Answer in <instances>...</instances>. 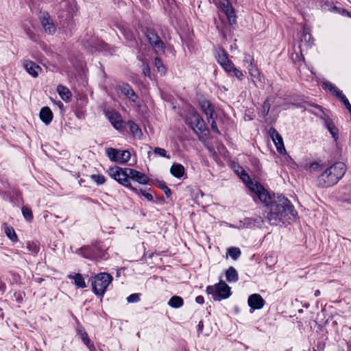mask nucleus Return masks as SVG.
I'll return each mask as SVG.
<instances>
[{"instance_id":"25","label":"nucleus","mask_w":351,"mask_h":351,"mask_svg":"<svg viewBox=\"0 0 351 351\" xmlns=\"http://www.w3.org/2000/svg\"><path fill=\"white\" fill-rule=\"evenodd\" d=\"M226 279L228 282H237L239 279L238 273L233 267H230L226 273Z\"/></svg>"},{"instance_id":"6","label":"nucleus","mask_w":351,"mask_h":351,"mask_svg":"<svg viewBox=\"0 0 351 351\" xmlns=\"http://www.w3.org/2000/svg\"><path fill=\"white\" fill-rule=\"evenodd\" d=\"M146 37L157 54L165 53V44L156 32L152 30H147Z\"/></svg>"},{"instance_id":"37","label":"nucleus","mask_w":351,"mask_h":351,"mask_svg":"<svg viewBox=\"0 0 351 351\" xmlns=\"http://www.w3.org/2000/svg\"><path fill=\"white\" fill-rule=\"evenodd\" d=\"M90 178L92 179L93 181H94L98 185L103 184L106 182V178L102 175L93 174V175H91Z\"/></svg>"},{"instance_id":"20","label":"nucleus","mask_w":351,"mask_h":351,"mask_svg":"<svg viewBox=\"0 0 351 351\" xmlns=\"http://www.w3.org/2000/svg\"><path fill=\"white\" fill-rule=\"evenodd\" d=\"M57 91L62 100L66 102L70 101L71 97V93L66 86L62 85L58 86Z\"/></svg>"},{"instance_id":"44","label":"nucleus","mask_w":351,"mask_h":351,"mask_svg":"<svg viewBox=\"0 0 351 351\" xmlns=\"http://www.w3.org/2000/svg\"><path fill=\"white\" fill-rule=\"evenodd\" d=\"M254 59L250 55H245L244 57L243 62L244 65L247 68L253 64Z\"/></svg>"},{"instance_id":"15","label":"nucleus","mask_w":351,"mask_h":351,"mask_svg":"<svg viewBox=\"0 0 351 351\" xmlns=\"http://www.w3.org/2000/svg\"><path fill=\"white\" fill-rule=\"evenodd\" d=\"M118 88L121 92L128 97L130 101L135 102L138 98L134 90L132 88V87L128 84H119Z\"/></svg>"},{"instance_id":"30","label":"nucleus","mask_w":351,"mask_h":351,"mask_svg":"<svg viewBox=\"0 0 351 351\" xmlns=\"http://www.w3.org/2000/svg\"><path fill=\"white\" fill-rule=\"evenodd\" d=\"M73 278L74 279V283L77 287L85 288L86 287L84 279L80 274H75Z\"/></svg>"},{"instance_id":"46","label":"nucleus","mask_w":351,"mask_h":351,"mask_svg":"<svg viewBox=\"0 0 351 351\" xmlns=\"http://www.w3.org/2000/svg\"><path fill=\"white\" fill-rule=\"evenodd\" d=\"M240 177L243 180V181L245 183H246V184H247V182H250V180H251V179H250V176H248V174L245 172V170H243L242 169H241V171Z\"/></svg>"},{"instance_id":"8","label":"nucleus","mask_w":351,"mask_h":351,"mask_svg":"<svg viewBox=\"0 0 351 351\" xmlns=\"http://www.w3.org/2000/svg\"><path fill=\"white\" fill-rule=\"evenodd\" d=\"M269 134L274 143L278 152L281 154L286 153L282 138L278 131L275 128H270Z\"/></svg>"},{"instance_id":"26","label":"nucleus","mask_w":351,"mask_h":351,"mask_svg":"<svg viewBox=\"0 0 351 351\" xmlns=\"http://www.w3.org/2000/svg\"><path fill=\"white\" fill-rule=\"evenodd\" d=\"M326 125L333 138L337 141L339 138V130L335 124L332 121H326Z\"/></svg>"},{"instance_id":"18","label":"nucleus","mask_w":351,"mask_h":351,"mask_svg":"<svg viewBox=\"0 0 351 351\" xmlns=\"http://www.w3.org/2000/svg\"><path fill=\"white\" fill-rule=\"evenodd\" d=\"M40 118L46 125L49 124L53 119L51 109L49 107H43L40 112Z\"/></svg>"},{"instance_id":"55","label":"nucleus","mask_w":351,"mask_h":351,"mask_svg":"<svg viewBox=\"0 0 351 351\" xmlns=\"http://www.w3.org/2000/svg\"><path fill=\"white\" fill-rule=\"evenodd\" d=\"M4 289H5V285L3 283L0 282V291H4Z\"/></svg>"},{"instance_id":"22","label":"nucleus","mask_w":351,"mask_h":351,"mask_svg":"<svg viewBox=\"0 0 351 351\" xmlns=\"http://www.w3.org/2000/svg\"><path fill=\"white\" fill-rule=\"evenodd\" d=\"M171 173L176 178H181L185 172L184 167L181 164L174 163L170 169Z\"/></svg>"},{"instance_id":"35","label":"nucleus","mask_w":351,"mask_h":351,"mask_svg":"<svg viewBox=\"0 0 351 351\" xmlns=\"http://www.w3.org/2000/svg\"><path fill=\"white\" fill-rule=\"evenodd\" d=\"M154 64L159 73L161 74H165L166 73V68L159 58L156 57L154 59Z\"/></svg>"},{"instance_id":"58","label":"nucleus","mask_w":351,"mask_h":351,"mask_svg":"<svg viewBox=\"0 0 351 351\" xmlns=\"http://www.w3.org/2000/svg\"><path fill=\"white\" fill-rule=\"evenodd\" d=\"M42 281H43V279H42V278H38V282H42Z\"/></svg>"},{"instance_id":"13","label":"nucleus","mask_w":351,"mask_h":351,"mask_svg":"<svg viewBox=\"0 0 351 351\" xmlns=\"http://www.w3.org/2000/svg\"><path fill=\"white\" fill-rule=\"evenodd\" d=\"M23 66L27 71V72L31 75L33 77H38L39 73L41 72V67L36 64L35 62L25 60L23 61Z\"/></svg>"},{"instance_id":"51","label":"nucleus","mask_w":351,"mask_h":351,"mask_svg":"<svg viewBox=\"0 0 351 351\" xmlns=\"http://www.w3.org/2000/svg\"><path fill=\"white\" fill-rule=\"evenodd\" d=\"M139 192L148 200V201H152L153 200V196L151 193L146 192L145 191H143L142 189L139 190Z\"/></svg>"},{"instance_id":"36","label":"nucleus","mask_w":351,"mask_h":351,"mask_svg":"<svg viewBox=\"0 0 351 351\" xmlns=\"http://www.w3.org/2000/svg\"><path fill=\"white\" fill-rule=\"evenodd\" d=\"M106 153L108 158L114 162H117V156L118 154V150L112 147L107 148Z\"/></svg>"},{"instance_id":"21","label":"nucleus","mask_w":351,"mask_h":351,"mask_svg":"<svg viewBox=\"0 0 351 351\" xmlns=\"http://www.w3.org/2000/svg\"><path fill=\"white\" fill-rule=\"evenodd\" d=\"M202 117L195 112H191L186 117V123L193 128V130H195V126L197 124V121H199Z\"/></svg>"},{"instance_id":"17","label":"nucleus","mask_w":351,"mask_h":351,"mask_svg":"<svg viewBox=\"0 0 351 351\" xmlns=\"http://www.w3.org/2000/svg\"><path fill=\"white\" fill-rule=\"evenodd\" d=\"M77 333L80 336L82 341L87 346L90 350L92 351L95 349V346L89 339L87 332L82 326L77 328Z\"/></svg>"},{"instance_id":"23","label":"nucleus","mask_w":351,"mask_h":351,"mask_svg":"<svg viewBox=\"0 0 351 351\" xmlns=\"http://www.w3.org/2000/svg\"><path fill=\"white\" fill-rule=\"evenodd\" d=\"M90 250V255L88 258H104L105 252L104 251L100 249V247L97 245L93 246L91 247H88Z\"/></svg>"},{"instance_id":"7","label":"nucleus","mask_w":351,"mask_h":351,"mask_svg":"<svg viewBox=\"0 0 351 351\" xmlns=\"http://www.w3.org/2000/svg\"><path fill=\"white\" fill-rule=\"evenodd\" d=\"M336 178L328 168L317 178L318 186L320 187H329L337 182Z\"/></svg>"},{"instance_id":"4","label":"nucleus","mask_w":351,"mask_h":351,"mask_svg":"<svg viewBox=\"0 0 351 351\" xmlns=\"http://www.w3.org/2000/svg\"><path fill=\"white\" fill-rule=\"evenodd\" d=\"M206 292L212 295L213 299L215 301L226 299L231 295L230 287L222 280L215 286H208Z\"/></svg>"},{"instance_id":"45","label":"nucleus","mask_w":351,"mask_h":351,"mask_svg":"<svg viewBox=\"0 0 351 351\" xmlns=\"http://www.w3.org/2000/svg\"><path fill=\"white\" fill-rule=\"evenodd\" d=\"M142 69H143V72L145 76L150 75V73H151L150 68L147 62H143Z\"/></svg>"},{"instance_id":"50","label":"nucleus","mask_w":351,"mask_h":351,"mask_svg":"<svg viewBox=\"0 0 351 351\" xmlns=\"http://www.w3.org/2000/svg\"><path fill=\"white\" fill-rule=\"evenodd\" d=\"M159 187L163 191V192L167 197L170 196L171 192L170 189L167 186H166L165 184H160Z\"/></svg>"},{"instance_id":"3","label":"nucleus","mask_w":351,"mask_h":351,"mask_svg":"<svg viewBox=\"0 0 351 351\" xmlns=\"http://www.w3.org/2000/svg\"><path fill=\"white\" fill-rule=\"evenodd\" d=\"M108 174L119 184L130 188L131 190L138 193V190L131 185L129 180V168H121L117 166L110 167L108 170Z\"/></svg>"},{"instance_id":"10","label":"nucleus","mask_w":351,"mask_h":351,"mask_svg":"<svg viewBox=\"0 0 351 351\" xmlns=\"http://www.w3.org/2000/svg\"><path fill=\"white\" fill-rule=\"evenodd\" d=\"M247 303L251 308L255 310L262 308L265 302L261 295L254 293L249 296Z\"/></svg>"},{"instance_id":"31","label":"nucleus","mask_w":351,"mask_h":351,"mask_svg":"<svg viewBox=\"0 0 351 351\" xmlns=\"http://www.w3.org/2000/svg\"><path fill=\"white\" fill-rule=\"evenodd\" d=\"M5 233L11 241L14 242L17 241V236L12 227L5 225Z\"/></svg>"},{"instance_id":"12","label":"nucleus","mask_w":351,"mask_h":351,"mask_svg":"<svg viewBox=\"0 0 351 351\" xmlns=\"http://www.w3.org/2000/svg\"><path fill=\"white\" fill-rule=\"evenodd\" d=\"M106 116L115 129L121 130L123 128V120L119 112L114 110L108 111Z\"/></svg>"},{"instance_id":"16","label":"nucleus","mask_w":351,"mask_h":351,"mask_svg":"<svg viewBox=\"0 0 351 351\" xmlns=\"http://www.w3.org/2000/svg\"><path fill=\"white\" fill-rule=\"evenodd\" d=\"M202 110L206 115L208 123L210 122V119L214 117V108L209 101L203 100L200 102Z\"/></svg>"},{"instance_id":"33","label":"nucleus","mask_w":351,"mask_h":351,"mask_svg":"<svg viewBox=\"0 0 351 351\" xmlns=\"http://www.w3.org/2000/svg\"><path fill=\"white\" fill-rule=\"evenodd\" d=\"M228 254L232 259L237 260L240 256L241 252L239 247H231L228 249Z\"/></svg>"},{"instance_id":"42","label":"nucleus","mask_w":351,"mask_h":351,"mask_svg":"<svg viewBox=\"0 0 351 351\" xmlns=\"http://www.w3.org/2000/svg\"><path fill=\"white\" fill-rule=\"evenodd\" d=\"M127 300L129 303L137 302L140 300V294L139 293L131 294L127 298Z\"/></svg>"},{"instance_id":"40","label":"nucleus","mask_w":351,"mask_h":351,"mask_svg":"<svg viewBox=\"0 0 351 351\" xmlns=\"http://www.w3.org/2000/svg\"><path fill=\"white\" fill-rule=\"evenodd\" d=\"M22 213L24 217L29 221H31L33 219V214L30 209L27 207L22 208Z\"/></svg>"},{"instance_id":"9","label":"nucleus","mask_w":351,"mask_h":351,"mask_svg":"<svg viewBox=\"0 0 351 351\" xmlns=\"http://www.w3.org/2000/svg\"><path fill=\"white\" fill-rule=\"evenodd\" d=\"M40 20L45 32L49 34H53L56 32V26L47 13L43 14L40 17Z\"/></svg>"},{"instance_id":"49","label":"nucleus","mask_w":351,"mask_h":351,"mask_svg":"<svg viewBox=\"0 0 351 351\" xmlns=\"http://www.w3.org/2000/svg\"><path fill=\"white\" fill-rule=\"evenodd\" d=\"M330 92L335 95L336 97H339V99H341L342 97V95H344L342 92L341 90H339V88L337 87H336L335 86H334V88H332V90H330Z\"/></svg>"},{"instance_id":"24","label":"nucleus","mask_w":351,"mask_h":351,"mask_svg":"<svg viewBox=\"0 0 351 351\" xmlns=\"http://www.w3.org/2000/svg\"><path fill=\"white\" fill-rule=\"evenodd\" d=\"M131 157L130 152L128 150H118L117 156V162L124 164L127 162Z\"/></svg>"},{"instance_id":"56","label":"nucleus","mask_w":351,"mask_h":351,"mask_svg":"<svg viewBox=\"0 0 351 351\" xmlns=\"http://www.w3.org/2000/svg\"><path fill=\"white\" fill-rule=\"evenodd\" d=\"M318 166H319V165L317 163L315 162V163L311 164V167L314 169L315 167L317 168Z\"/></svg>"},{"instance_id":"27","label":"nucleus","mask_w":351,"mask_h":351,"mask_svg":"<svg viewBox=\"0 0 351 351\" xmlns=\"http://www.w3.org/2000/svg\"><path fill=\"white\" fill-rule=\"evenodd\" d=\"M217 60L218 63L221 66L224 65L225 63L230 60L228 57L227 53L223 49H219L217 51Z\"/></svg>"},{"instance_id":"28","label":"nucleus","mask_w":351,"mask_h":351,"mask_svg":"<svg viewBox=\"0 0 351 351\" xmlns=\"http://www.w3.org/2000/svg\"><path fill=\"white\" fill-rule=\"evenodd\" d=\"M168 304L173 308H180L183 305L184 302L182 298L174 295L171 298Z\"/></svg>"},{"instance_id":"29","label":"nucleus","mask_w":351,"mask_h":351,"mask_svg":"<svg viewBox=\"0 0 351 351\" xmlns=\"http://www.w3.org/2000/svg\"><path fill=\"white\" fill-rule=\"evenodd\" d=\"M128 125L132 134L134 136L140 137L142 135V132L138 125L134 123L132 121H129Z\"/></svg>"},{"instance_id":"2","label":"nucleus","mask_w":351,"mask_h":351,"mask_svg":"<svg viewBox=\"0 0 351 351\" xmlns=\"http://www.w3.org/2000/svg\"><path fill=\"white\" fill-rule=\"evenodd\" d=\"M112 279V276L108 273H100L95 275L91 280L93 291L99 296L104 295Z\"/></svg>"},{"instance_id":"48","label":"nucleus","mask_w":351,"mask_h":351,"mask_svg":"<svg viewBox=\"0 0 351 351\" xmlns=\"http://www.w3.org/2000/svg\"><path fill=\"white\" fill-rule=\"evenodd\" d=\"M210 124V127H211V130L217 133V134H219V131L217 128V123H216V121L215 120V118L213 117L212 119H210V122L209 123Z\"/></svg>"},{"instance_id":"41","label":"nucleus","mask_w":351,"mask_h":351,"mask_svg":"<svg viewBox=\"0 0 351 351\" xmlns=\"http://www.w3.org/2000/svg\"><path fill=\"white\" fill-rule=\"evenodd\" d=\"M154 152L156 154H158L160 156H162V157H165V158H170V156L167 154L166 150L165 149H163V148L156 147L154 149Z\"/></svg>"},{"instance_id":"14","label":"nucleus","mask_w":351,"mask_h":351,"mask_svg":"<svg viewBox=\"0 0 351 351\" xmlns=\"http://www.w3.org/2000/svg\"><path fill=\"white\" fill-rule=\"evenodd\" d=\"M332 174L339 181L346 173V165L343 162H336L333 165L328 167Z\"/></svg>"},{"instance_id":"19","label":"nucleus","mask_w":351,"mask_h":351,"mask_svg":"<svg viewBox=\"0 0 351 351\" xmlns=\"http://www.w3.org/2000/svg\"><path fill=\"white\" fill-rule=\"evenodd\" d=\"M247 69H248L250 75L252 77V81H253L254 84L256 86H258V83L262 82H261V76L258 69L254 64H252L250 67H247Z\"/></svg>"},{"instance_id":"54","label":"nucleus","mask_w":351,"mask_h":351,"mask_svg":"<svg viewBox=\"0 0 351 351\" xmlns=\"http://www.w3.org/2000/svg\"><path fill=\"white\" fill-rule=\"evenodd\" d=\"M203 327H204L203 322H202V321H200V322H199L198 325H197L198 330H199V331L202 330Z\"/></svg>"},{"instance_id":"38","label":"nucleus","mask_w":351,"mask_h":351,"mask_svg":"<svg viewBox=\"0 0 351 351\" xmlns=\"http://www.w3.org/2000/svg\"><path fill=\"white\" fill-rule=\"evenodd\" d=\"M271 99L270 97L267 98L263 104V115L265 117L268 114L269 112V109L271 107L270 101Z\"/></svg>"},{"instance_id":"11","label":"nucleus","mask_w":351,"mask_h":351,"mask_svg":"<svg viewBox=\"0 0 351 351\" xmlns=\"http://www.w3.org/2000/svg\"><path fill=\"white\" fill-rule=\"evenodd\" d=\"M130 180L141 184H146L149 182V178L145 173L129 168V180Z\"/></svg>"},{"instance_id":"43","label":"nucleus","mask_w":351,"mask_h":351,"mask_svg":"<svg viewBox=\"0 0 351 351\" xmlns=\"http://www.w3.org/2000/svg\"><path fill=\"white\" fill-rule=\"evenodd\" d=\"M234 65L231 60L228 61L224 65L222 66V68L228 73H230L232 70L234 69Z\"/></svg>"},{"instance_id":"39","label":"nucleus","mask_w":351,"mask_h":351,"mask_svg":"<svg viewBox=\"0 0 351 351\" xmlns=\"http://www.w3.org/2000/svg\"><path fill=\"white\" fill-rule=\"evenodd\" d=\"M27 248L31 253L36 254L39 251L38 246L34 242H28L27 243Z\"/></svg>"},{"instance_id":"34","label":"nucleus","mask_w":351,"mask_h":351,"mask_svg":"<svg viewBox=\"0 0 351 351\" xmlns=\"http://www.w3.org/2000/svg\"><path fill=\"white\" fill-rule=\"evenodd\" d=\"M302 42H305L308 46L313 44V38L311 34L306 31L305 28L303 29V34L301 38Z\"/></svg>"},{"instance_id":"1","label":"nucleus","mask_w":351,"mask_h":351,"mask_svg":"<svg viewBox=\"0 0 351 351\" xmlns=\"http://www.w3.org/2000/svg\"><path fill=\"white\" fill-rule=\"evenodd\" d=\"M248 187L263 203L266 207L264 218L270 225L277 226L284 223L285 219L289 215L295 217L298 213L291 202L284 195L274 194L271 195L260 184L250 182Z\"/></svg>"},{"instance_id":"32","label":"nucleus","mask_w":351,"mask_h":351,"mask_svg":"<svg viewBox=\"0 0 351 351\" xmlns=\"http://www.w3.org/2000/svg\"><path fill=\"white\" fill-rule=\"evenodd\" d=\"M195 130H194V131L197 134V133L202 134L204 131L208 130L206 123L202 118L199 121H197V124L195 126Z\"/></svg>"},{"instance_id":"47","label":"nucleus","mask_w":351,"mask_h":351,"mask_svg":"<svg viewBox=\"0 0 351 351\" xmlns=\"http://www.w3.org/2000/svg\"><path fill=\"white\" fill-rule=\"evenodd\" d=\"M232 72L234 73V75L239 79V80H241L243 77V73L241 71L237 69L235 66L232 70Z\"/></svg>"},{"instance_id":"5","label":"nucleus","mask_w":351,"mask_h":351,"mask_svg":"<svg viewBox=\"0 0 351 351\" xmlns=\"http://www.w3.org/2000/svg\"><path fill=\"white\" fill-rule=\"evenodd\" d=\"M215 4L226 15L230 25L237 23V16L234 14V8L228 0H215Z\"/></svg>"},{"instance_id":"52","label":"nucleus","mask_w":351,"mask_h":351,"mask_svg":"<svg viewBox=\"0 0 351 351\" xmlns=\"http://www.w3.org/2000/svg\"><path fill=\"white\" fill-rule=\"evenodd\" d=\"M334 86L332 83L329 82H324L323 83V87L324 88L328 89L330 91L334 88Z\"/></svg>"},{"instance_id":"53","label":"nucleus","mask_w":351,"mask_h":351,"mask_svg":"<svg viewBox=\"0 0 351 351\" xmlns=\"http://www.w3.org/2000/svg\"><path fill=\"white\" fill-rule=\"evenodd\" d=\"M195 301L197 303L202 304L204 302V299L203 296L199 295V296L196 297Z\"/></svg>"},{"instance_id":"57","label":"nucleus","mask_w":351,"mask_h":351,"mask_svg":"<svg viewBox=\"0 0 351 351\" xmlns=\"http://www.w3.org/2000/svg\"><path fill=\"white\" fill-rule=\"evenodd\" d=\"M320 295V291L319 290H316L315 291V296L317 297Z\"/></svg>"}]
</instances>
